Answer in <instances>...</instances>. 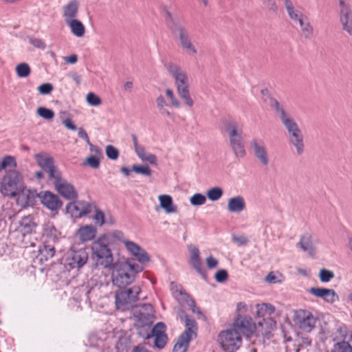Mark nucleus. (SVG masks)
<instances>
[{"mask_svg": "<svg viewBox=\"0 0 352 352\" xmlns=\"http://www.w3.org/2000/svg\"><path fill=\"white\" fill-rule=\"evenodd\" d=\"M219 341L224 351L234 352L241 346L242 338L239 332L231 329L221 332Z\"/></svg>", "mask_w": 352, "mask_h": 352, "instance_id": "nucleus-7", "label": "nucleus"}, {"mask_svg": "<svg viewBox=\"0 0 352 352\" xmlns=\"http://www.w3.org/2000/svg\"><path fill=\"white\" fill-rule=\"evenodd\" d=\"M287 10V12L294 22L300 18L304 14L299 10L295 8L291 0H282Z\"/></svg>", "mask_w": 352, "mask_h": 352, "instance_id": "nucleus-36", "label": "nucleus"}, {"mask_svg": "<svg viewBox=\"0 0 352 352\" xmlns=\"http://www.w3.org/2000/svg\"><path fill=\"white\" fill-rule=\"evenodd\" d=\"M78 135L79 138L85 140L88 144H91L89 136L87 132L82 128L80 127L78 129Z\"/></svg>", "mask_w": 352, "mask_h": 352, "instance_id": "nucleus-63", "label": "nucleus"}, {"mask_svg": "<svg viewBox=\"0 0 352 352\" xmlns=\"http://www.w3.org/2000/svg\"><path fill=\"white\" fill-rule=\"evenodd\" d=\"M254 325L250 318L247 316H239L233 323L232 329L239 333V334L248 336L252 333Z\"/></svg>", "mask_w": 352, "mask_h": 352, "instance_id": "nucleus-19", "label": "nucleus"}, {"mask_svg": "<svg viewBox=\"0 0 352 352\" xmlns=\"http://www.w3.org/2000/svg\"><path fill=\"white\" fill-rule=\"evenodd\" d=\"M93 219L96 225L98 226L101 227L105 223L104 214L101 210L98 208L96 209Z\"/></svg>", "mask_w": 352, "mask_h": 352, "instance_id": "nucleus-52", "label": "nucleus"}, {"mask_svg": "<svg viewBox=\"0 0 352 352\" xmlns=\"http://www.w3.org/2000/svg\"><path fill=\"white\" fill-rule=\"evenodd\" d=\"M218 283H223L228 278V273L225 270H219L214 276Z\"/></svg>", "mask_w": 352, "mask_h": 352, "instance_id": "nucleus-59", "label": "nucleus"}, {"mask_svg": "<svg viewBox=\"0 0 352 352\" xmlns=\"http://www.w3.org/2000/svg\"><path fill=\"white\" fill-rule=\"evenodd\" d=\"M78 10V3L77 1L72 0L67 3L63 8V18L65 23L76 19Z\"/></svg>", "mask_w": 352, "mask_h": 352, "instance_id": "nucleus-27", "label": "nucleus"}, {"mask_svg": "<svg viewBox=\"0 0 352 352\" xmlns=\"http://www.w3.org/2000/svg\"><path fill=\"white\" fill-rule=\"evenodd\" d=\"M256 309L257 316L263 318V321L258 322L260 326H263V322L265 321V317L270 316L275 311V307L267 303L258 304L256 306Z\"/></svg>", "mask_w": 352, "mask_h": 352, "instance_id": "nucleus-30", "label": "nucleus"}, {"mask_svg": "<svg viewBox=\"0 0 352 352\" xmlns=\"http://www.w3.org/2000/svg\"><path fill=\"white\" fill-rule=\"evenodd\" d=\"M170 289L175 298L181 304H186L193 313L201 314L197 309L195 301L189 296L180 285L171 283Z\"/></svg>", "mask_w": 352, "mask_h": 352, "instance_id": "nucleus-13", "label": "nucleus"}, {"mask_svg": "<svg viewBox=\"0 0 352 352\" xmlns=\"http://www.w3.org/2000/svg\"><path fill=\"white\" fill-rule=\"evenodd\" d=\"M91 257L98 264L105 268L111 267L113 255L109 247V239L104 234L94 241L91 244Z\"/></svg>", "mask_w": 352, "mask_h": 352, "instance_id": "nucleus-2", "label": "nucleus"}, {"mask_svg": "<svg viewBox=\"0 0 352 352\" xmlns=\"http://www.w3.org/2000/svg\"><path fill=\"white\" fill-rule=\"evenodd\" d=\"M232 241L239 245H244L248 242V239L245 236L232 235Z\"/></svg>", "mask_w": 352, "mask_h": 352, "instance_id": "nucleus-60", "label": "nucleus"}, {"mask_svg": "<svg viewBox=\"0 0 352 352\" xmlns=\"http://www.w3.org/2000/svg\"><path fill=\"white\" fill-rule=\"evenodd\" d=\"M55 248L52 245H43L39 248V254L41 261H47L52 258L55 254Z\"/></svg>", "mask_w": 352, "mask_h": 352, "instance_id": "nucleus-37", "label": "nucleus"}, {"mask_svg": "<svg viewBox=\"0 0 352 352\" xmlns=\"http://www.w3.org/2000/svg\"><path fill=\"white\" fill-rule=\"evenodd\" d=\"M334 277V274L333 272L326 270L322 269L319 272V278L321 282L327 283L329 282Z\"/></svg>", "mask_w": 352, "mask_h": 352, "instance_id": "nucleus-53", "label": "nucleus"}, {"mask_svg": "<svg viewBox=\"0 0 352 352\" xmlns=\"http://www.w3.org/2000/svg\"><path fill=\"white\" fill-rule=\"evenodd\" d=\"M223 190L220 187H214L207 191L208 198L212 201L219 200L223 195Z\"/></svg>", "mask_w": 352, "mask_h": 352, "instance_id": "nucleus-46", "label": "nucleus"}, {"mask_svg": "<svg viewBox=\"0 0 352 352\" xmlns=\"http://www.w3.org/2000/svg\"><path fill=\"white\" fill-rule=\"evenodd\" d=\"M141 289L138 285L127 289H120L116 293V305L118 309L124 311L132 307L138 300V294Z\"/></svg>", "mask_w": 352, "mask_h": 352, "instance_id": "nucleus-5", "label": "nucleus"}, {"mask_svg": "<svg viewBox=\"0 0 352 352\" xmlns=\"http://www.w3.org/2000/svg\"><path fill=\"white\" fill-rule=\"evenodd\" d=\"M262 4L267 8V10L273 13L278 12V6L276 0H261Z\"/></svg>", "mask_w": 352, "mask_h": 352, "instance_id": "nucleus-56", "label": "nucleus"}, {"mask_svg": "<svg viewBox=\"0 0 352 352\" xmlns=\"http://www.w3.org/2000/svg\"><path fill=\"white\" fill-rule=\"evenodd\" d=\"M106 155L108 158L116 160L119 155L118 150L112 145H107L105 148Z\"/></svg>", "mask_w": 352, "mask_h": 352, "instance_id": "nucleus-54", "label": "nucleus"}, {"mask_svg": "<svg viewBox=\"0 0 352 352\" xmlns=\"http://www.w3.org/2000/svg\"><path fill=\"white\" fill-rule=\"evenodd\" d=\"M173 33L178 37L181 47L190 54H196L197 50L192 42L188 30L184 23L174 22L172 28Z\"/></svg>", "mask_w": 352, "mask_h": 352, "instance_id": "nucleus-6", "label": "nucleus"}, {"mask_svg": "<svg viewBox=\"0 0 352 352\" xmlns=\"http://www.w3.org/2000/svg\"><path fill=\"white\" fill-rule=\"evenodd\" d=\"M53 89H54L53 85L51 83L46 82V83L41 84L38 87V91L42 95H47V94H50L52 91Z\"/></svg>", "mask_w": 352, "mask_h": 352, "instance_id": "nucleus-57", "label": "nucleus"}, {"mask_svg": "<svg viewBox=\"0 0 352 352\" xmlns=\"http://www.w3.org/2000/svg\"><path fill=\"white\" fill-rule=\"evenodd\" d=\"M288 138L289 144L295 148L296 153L298 155L302 154L305 151V144L302 133L300 132L296 133L288 137Z\"/></svg>", "mask_w": 352, "mask_h": 352, "instance_id": "nucleus-33", "label": "nucleus"}, {"mask_svg": "<svg viewBox=\"0 0 352 352\" xmlns=\"http://www.w3.org/2000/svg\"><path fill=\"white\" fill-rule=\"evenodd\" d=\"M157 107L160 111V113L163 116H166L170 117L171 116L170 112L169 111L168 107H169L168 104L166 102L164 98L160 95L156 99Z\"/></svg>", "mask_w": 352, "mask_h": 352, "instance_id": "nucleus-40", "label": "nucleus"}, {"mask_svg": "<svg viewBox=\"0 0 352 352\" xmlns=\"http://www.w3.org/2000/svg\"><path fill=\"white\" fill-rule=\"evenodd\" d=\"M132 170L145 177H151L152 175V170L148 165L134 164L132 166Z\"/></svg>", "mask_w": 352, "mask_h": 352, "instance_id": "nucleus-45", "label": "nucleus"}, {"mask_svg": "<svg viewBox=\"0 0 352 352\" xmlns=\"http://www.w3.org/2000/svg\"><path fill=\"white\" fill-rule=\"evenodd\" d=\"M206 262L208 269L215 268L218 265V261L212 256H208Z\"/></svg>", "mask_w": 352, "mask_h": 352, "instance_id": "nucleus-62", "label": "nucleus"}, {"mask_svg": "<svg viewBox=\"0 0 352 352\" xmlns=\"http://www.w3.org/2000/svg\"><path fill=\"white\" fill-rule=\"evenodd\" d=\"M87 102L93 107H97L101 104L102 100L99 96L93 92H89L86 96Z\"/></svg>", "mask_w": 352, "mask_h": 352, "instance_id": "nucleus-51", "label": "nucleus"}, {"mask_svg": "<svg viewBox=\"0 0 352 352\" xmlns=\"http://www.w3.org/2000/svg\"><path fill=\"white\" fill-rule=\"evenodd\" d=\"M297 247L300 248L304 252H307L309 255L314 256L316 254V248L312 241V237L309 234H303L296 244Z\"/></svg>", "mask_w": 352, "mask_h": 352, "instance_id": "nucleus-29", "label": "nucleus"}, {"mask_svg": "<svg viewBox=\"0 0 352 352\" xmlns=\"http://www.w3.org/2000/svg\"><path fill=\"white\" fill-rule=\"evenodd\" d=\"M15 71L18 77L26 78L30 74L31 69L28 63H21L16 66Z\"/></svg>", "mask_w": 352, "mask_h": 352, "instance_id": "nucleus-42", "label": "nucleus"}, {"mask_svg": "<svg viewBox=\"0 0 352 352\" xmlns=\"http://www.w3.org/2000/svg\"><path fill=\"white\" fill-rule=\"evenodd\" d=\"M98 230L95 226L89 224L80 226L77 230V236L80 242L87 243L94 240Z\"/></svg>", "mask_w": 352, "mask_h": 352, "instance_id": "nucleus-25", "label": "nucleus"}, {"mask_svg": "<svg viewBox=\"0 0 352 352\" xmlns=\"http://www.w3.org/2000/svg\"><path fill=\"white\" fill-rule=\"evenodd\" d=\"M112 281L113 285L120 288L125 287L135 280V275L127 271L126 265L116 263L112 265Z\"/></svg>", "mask_w": 352, "mask_h": 352, "instance_id": "nucleus-8", "label": "nucleus"}, {"mask_svg": "<svg viewBox=\"0 0 352 352\" xmlns=\"http://www.w3.org/2000/svg\"><path fill=\"white\" fill-rule=\"evenodd\" d=\"M340 21L342 29L352 35V10L349 4L344 0H339Z\"/></svg>", "mask_w": 352, "mask_h": 352, "instance_id": "nucleus-15", "label": "nucleus"}, {"mask_svg": "<svg viewBox=\"0 0 352 352\" xmlns=\"http://www.w3.org/2000/svg\"><path fill=\"white\" fill-rule=\"evenodd\" d=\"M272 108L275 111L276 114L280 119L282 118V116H284L287 113H288L287 111H286L284 108L280 104V103L275 99L271 100V104H270Z\"/></svg>", "mask_w": 352, "mask_h": 352, "instance_id": "nucleus-50", "label": "nucleus"}, {"mask_svg": "<svg viewBox=\"0 0 352 352\" xmlns=\"http://www.w3.org/2000/svg\"><path fill=\"white\" fill-rule=\"evenodd\" d=\"M121 264L127 265V271H131L133 273V274L135 276L136 274L142 272L144 268V264L140 263V265H139L132 262V261H127L126 262Z\"/></svg>", "mask_w": 352, "mask_h": 352, "instance_id": "nucleus-47", "label": "nucleus"}, {"mask_svg": "<svg viewBox=\"0 0 352 352\" xmlns=\"http://www.w3.org/2000/svg\"><path fill=\"white\" fill-rule=\"evenodd\" d=\"M29 42L36 48L44 50L46 47L45 42L38 38L29 37Z\"/></svg>", "mask_w": 352, "mask_h": 352, "instance_id": "nucleus-58", "label": "nucleus"}, {"mask_svg": "<svg viewBox=\"0 0 352 352\" xmlns=\"http://www.w3.org/2000/svg\"><path fill=\"white\" fill-rule=\"evenodd\" d=\"M87 164L94 168H97L100 166V161L96 156L91 155L87 159Z\"/></svg>", "mask_w": 352, "mask_h": 352, "instance_id": "nucleus-61", "label": "nucleus"}, {"mask_svg": "<svg viewBox=\"0 0 352 352\" xmlns=\"http://www.w3.org/2000/svg\"><path fill=\"white\" fill-rule=\"evenodd\" d=\"M154 338V345L158 349H162L167 342V336L166 334V325L163 322H157L153 327L151 333H148L146 339Z\"/></svg>", "mask_w": 352, "mask_h": 352, "instance_id": "nucleus-14", "label": "nucleus"}, {"mask_svg": "<svg viewBox=\"0 0 352 352\" xmlns=\"http://www.w3.org/2000/svg\"><path fill=\"white\" fill-rule=\"evenodd\" d=\"M88 258V253L85 248L76 250L72 247L65 254V265L72 269H80L87 263Z\"/></svg>", "mask_w": 352, "mask_h": 352, "instance_id": "nucleus-9", "label": "nucleus"}, {"mask_svg": "<svg viewBox=\"0 0 352 352\" xmlns=\"http://www.w3.org/2000/svg\"><path fill=\"white\" fill-rule=\"evenodd\" d=\"M206 197L201 193H195L190 199V203L192 206H199L205 204Z\"/></svg>", "mask_w": 352, "mask_h": 352, "instance_id": "nucleus-49", "label": "nucleus"}, {"mask_svg": "<svg viewBox=\"0 0 352 352\" xmlns=\"http://www.w3.org/2000/svg\"><path fill=\"white\" fill-rule=\"evenodd\" d=\"M177 315L180 320L184 322L186 330L195 331H197V327L195 320L192 318H190L182 309H179L178 311Z\"/></svg>", "mask_w": 352, "mask_h": 352, "instance_id": "nucleus-39", "label": "nucleus"}, {"mask_svg": "<svg viewBox=\"0 0 352 352\" xmlns=\"http://www.w3.org/2000/svg\"><path fill=\"white\" fill-rule=\"evenodd\" d=\"M164 67L168 74L174 79L175 85L180 98L188 107L194 105V101L190 95V83L187 73L179 65L173 62L164 63Z\"/></svg>", "mask_w": 352, "mask_h": 352, "instance_id": "nucleus-1", "label": "nucleus"}, {"mask_svg": "<svg viewBox=\"0 0 352 352\" xmlns=\"http://www.w3.org/2000/svg\"><path fill=\"white\" fill-rule=\"evenodd\" d=\"M294 22L299 25L301 32L306 38H310L311 37L314 28L309 22V18L305 14H303Z\"/></svg>", "mask_w": 352, "mask_h": 352, "instance_id": "nucleus-31", "label": "nucleus"}, {"mask_svg": "<svg viewBox=\"0 0 352 352\" xmlns=\"http://www.w3.org/2000/svg\"><path fill=\"white\" fill-rule=\"evenodd\" d=\"M60 235V232L56 230L54 224L51 222H47L43 226V236L46 237L50 241H55Z\"/></svg>", "mask_w": 352, "mask_h": 352, "instance_id": "nucleus-35", "label": "nucleus"}, {"mask_svg": "<svg viewBox=\"0 0 352 352\" xmlns=\"http://www.w3.org/2000/svg\"><path fill=\"white\" fill-rule=\"evenodd\" d=\"M23 185V178L16 170L6 171L0 182V192L8 197H14Z\"/></svg>", "mask_w": 352, "mask_h": 352, "instance_id": "nucleus-4", "label": "nucleus"}, {"mask_svg": "<svg viewBox=\"0 0 352 352\" xmlns=\"http://www.w3.org/2000/svg\"><path fill=\"white\" fill-rule=\"evenodd\" d=\"M68 76L72 78L77 85L81 83V76L76 72H73L68 74Z\"/></svg>", "mask_w": 352, "mask_h": 352, "instance_id": "nucleus-64", "label": "nucleus"}, {"mask_svg": "<svg viewBox=\"0 0 352 352\" xmlns=\"http://www.w3.org/2000/svg\"><path fill=\"white\" fill-rule=\"evenodd\" d=\"M36 160L43 171L47 175L49 179H52L60 172L54 164L53 159L45 153H39L35 156Z\"/></svg>", "mask_w": 352, "mask_h": 352, "instance_id": "nucleus-16", "label": "nucleus"}, {"mask_svg": "<svg viewBox=\"0 0 352 352\" xmlns=\"http://www.w3.org/2000/svg\"><path fill=\"white\" fill-rule=\"evenodd\" d=\"M36 113L38 116L47 120H52L54 117V113L52 109L43 107H38Z\"/></svg>", "mask_w": 352, "mask_h": 352, "instance_id": "nucleus-48", "label": "nucleus"}, {"mask_svg": "<svg viewBox=\"0 0 352 352\" xmlns=\"http://www.w3.org/2000/svg\"><path fill=\"white\" fill-rule=\"evenodd\" d=\"M279 120L287 132L298 126L294 118L289 113L282 116Z\"/></svg>", "mask_w": 352, "mask_h": 352, "instance_id": "nucleus-41", "label": "nucleus"}, {"mask_svg": "<svg viewBox=\"0 0 352 352\" xmlns=\"http://www.w3.org/2000/svg\"><path fill=\"white\" fill-rule=\"evenodd\" d=\"M331 352H352V346L346 341L334 344Z\"/></svg>", "mask_w": 352, "mask_h": 352, "instance_id": "nucleus-44", "label": "nucleus"}, {"mask_svg": "<svg viewBox=\"0 0 352 352\" xmlns=\"http://www.w3.org/2000/svg\"><path fill=\"white\" fill-rule=\"evenodd\" d=\"M126 250L135 257L140 263L144 264L150 261L148 254L137 243L130 241H123Z\"/></svg>", "mask_w": 352, "mask_h": 352, "instance_id": "nucleus-23", "label": "nucleus"}, {"mask_svg": "<svg viewBox=\"0 0 352 352\" xmlns=\"http://www.w3.org/2000/svg\"><path fill=\"white\" fill-rule=\"evenodd\" d=\"M51 180L53 182L55 189L61 196L69 200L77 198L78 193L74 186L62 177L60 172Z\"/></svg>", "mask_w": 352, "mask_h": 352, "instance_id": "nucleus-11", "label": "nucleus"}, {"mask_svg": "<svg viewBox=\"0 0 352 352\" xmlns=\"http://www.w3.org/2000/svg\"><path fill=\"white\" fill-rule=\"evenodd\" d=\"M39 197L43 206L52 211H56L62 206V201L58 195L51 192H41Z\"/></svg>", "mask_w": 352, "mask_h": 352, "instance_id": "nucleus-21", "label": "nucleus"}, {"mask_svg": "<svg viewBox=\"0 0 352 352\" xmlns=\"http://www.w3.org/2000/svg\"><path fill=\"white\" fill-rule=\"evenodd\" d=\"M135 153L142 162H148L154 166L157 165V157L154 154L146 152L143 146L138 149H136Z\"/></svg>", "mask_w": 352, "mask_h": 352, "instance_id": "nucleus-34", "label": "nucleus"}, {"mask_svg": "<svg viewBox=\"0 0 352 352\" xmlns=\"http://www.w3.org/2000/svg\"><path fill=\"white\" fill-rule=\"evenodd\" d=\"M158 199L162 208L168 213H175L177 211V207L173 204L171 196L168 195H160Z\"/></svg>", "mask_w": 352, "mask_h": 352, "instance_id": "nucleus-32", "label": "nucleus"}, {"mask_svg": "<svg viewBox=\"0 0 352 352\" xmlns=\"http://www.w3.org/2000/svg\"><path fill=\"white\" fill-rule=\"evenodd\" d=\"M166 96H167L168 98H169L170 100V102L171 103V105L175 107H177V108H179L181 104H180V102L177 99L176 96H175L173 91L172 89H166Z\"/></svg>", "mask_w": 352, "mask_h": 352, "instance_id": "nucleus-55", "label": "nucleus"}, {"mask_svg": "<svg viewBox=\"0 0 352 352\" xmlns=\"http://www.w3.org/2000/svg\"><path fill=\"white\" fill-rule=\"evenodd\" d=\"M250 148L256 159L263 166H267L270 157L265 142L261 138H253L250 142Z\"/></svg>", "mask_w": 352, "mask_h": 352, "instance_id": "nucleus-10", "label": "nucleus"}, {"mask_svg": "<svg viewBox=\"0 0 352 352\" xmlns=\"http://www.w3.org/2000/svg\"><path fill=\"white\" fill-rule=\"evenodd\" d=\"M246 208L245 199L241 196L237 195L228 199L227 203V210L231 213H240L243 212Z\"/></svg>", "mask_w": 352, "mask_h": 352, "instance_id": "nucleus-26", "label": "nucleus"}, {"mask_svg": "<svg viewBox=\"0 0 352 352\" xmlns=\"http://www.w3.org/2000/svg\"><path fill=\"white\" fill-rule=\"evenodd\" d=\"M224 130L228 133L230 146L237 158L245 156V144L242 137V128L235 121H228L224 124Z\"/></svg>", "mask_w": 352, "mask_h": 352, "instance_id": "nucleus-3", "label": "nucleus"}, {"mask_svg": "<svg viewBox=\"0 0 352 352\" xmlns=\"http://www.w3.org/2000/svg\"><path fill=\"white\" fill-rule=\"evenodd\" d=\"M16 197L17 204L22 207H25L33 201L34 192L25 188L23 184Z\"/></svg>", "mask_w": 352, "mask_h": 352, "instance_id": "nucleus-28", "label": "nucleus"}, {"mask_svg": "<svg viewBox=\"0 0 352 352\" xmlns=\"http://www.w3.org/2000/svg\"><path fill=\"white\" fill-rule=\"evenodd\" d=\"M197 333L195 331L185 330L179 337L177 343L175 344L173 352H186L191 340L196 338Z\"/></svg>", "mask_w": 352, "mask_h": 352, "instance_id": "nucleus-24", "label": "nucleus"}, {"mask_svg": "<svg viewBox=\"0 0 352 352\" xmlns=\"http://www.w3.org/2000/svg\"><path fill=\"white\" fill-rule=\"evenodd\" d=\"M65 23L69 26L72 34L76 36L81 37L84 35L85 29L80 21L74 19Z\"/></svg>", "mask_w": 352, "mask_h": 352, "instance_id": "nucleus-38", "label": "nucleus"}, {"mask_svg": "<svg viewBox=\"0 0 352 352\" xmlns=\"http://www.w3.org/2000/svg\"><path fill=\"white\" fill-rule=\"evenodd\" d=\"M296 320L299 328L305 332H310L316 322V318L306 310H300L297 313Z\"/></svg>", "mask_w": 352, "mask_h": 352, "instance_id": "nucleus-18", "label": "nucleus"}, {"mask_svg": "<svg viewBox=\"0 0 352 352\" xmlns=\"http://www.w3.org/2000/svg\"><path fill=\"white\" fill-rule=\"evenodd\" d=\"M66 211L72 218H80L91 212V206L84 201H73L67 205Z\"/></svg>", "mask_w": 352, "mask_h": 352, "instance_id": "nucleus-17", "label": "nucleus"}, {"mask_svg": "<svg viewBox=\"0 0 352 352\" xmlns=\"http://www.w3.org/2000/svg\"><path fill=\"white\" fill-rule=\"evenodd\" d=\"M309 292L316 297L321 298L324 302L333 304L338 300L339 297L333 289L311 287Z\"/></svg>", "mask_w": 352, "mask_h": 352, "instance_id": "nucleus-20", "label": "nucleus"}, {"mask_svg": "<svg viewBox=\"0 0 352 352\" xmlns=\"http://www.w3.org/2000/svg\"><path fill=\"white\" fill-rule=\"evenodd\" d=\"M16 166V160L12 156L8 155L0 160V172L4 169L15 168Z\"/></svg>", "mask_w": 352, "mask_h": 352, "instance_id": "nucleus-43", "label": "nucleus"}, {"mask_svg": "<svg viewBox=\"0 0 352 352\" xmlns=\"http://www.w3.org/2000/svg\"><path fill=\"white\" fill-rule=\"evenodd\" d=\"M37 224L31 215L23 217L18 221H12L10 226L11 232H19L23 236L34 232Z\"/></svg>", "mask_w": 352, "mask_h": 352, "instance_id": "nucleus-12", "label": "nucleus"}, {"mask_svg": "<svg viewBox=\"0 0 352 352\" xmlns=\"http://www.w3.org/2000/svg\"><path fill=\"white\" fill-rule=\"evenodd\" d=\"M188 250L190 252V264L199 274L205 278L206 276V272L202 266L199 249L195 245L191 244L188 246Z\"/></svg>", "mask_w": 352, "mask_h": 352, "instance_id": "nucleus-22", "label": "nucleus"}]
</instances>
